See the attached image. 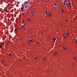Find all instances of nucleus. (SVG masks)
I'll use <instances>...</instances> for the list:
<instances>
[{
    "label": "nucleus",
    "mask_w": 77,
    "mask_h": 77,
    "mask_svg": "<svg viewBox=\"0 0 77 77\" xmlns=\"http://www.w3.org/2000/svg\"><path fill=\"white\" fill-rule=\"evenodd\" d=\"M2 47V45H0V48H1V47Z\"/></svg>",
    "instance_id": "nucleus-17"
},
{
    "label": "nucleus",
    "mask_w": 77,
    "mask_h": 77,
    "mask_svg": "<svg viewBox=\"0 0 77 77\" xmlns=\"http://www.w3.org/2000/svg\"><path fill=\"white\" fill-rule=\"evenodd\" d=\"M38 42H36V45H38Z\"/></svg>",
    "instance_id": "nucleus-14"
},
{
    "label": "nucleus",
    "mask_w": 77,
    "mask_h": 77,
    "mask_svg": "<svg viewBox=\"0 0 77 77\" xmlns=\"http://www.w3.org/2000/svg\"><path fill=\"white\" fill-rule=\"evenodd\" d=\"M20 61H21V60H20Z\"/></svg>",
    "instance_id": "nucleus-32"
},
{
    "label": "nucleus",
    "mask_w": 77,
    "mask_h": 77,
    "mask_svg": "<svg viewBox=\"0 0 77 77\" xmlns=\"http://www.w3.org/2000/svg\"><path fill=\"white\" fill-rule=\"evenodd\" d=\"M4 44V43H2V44Z\"/></svg>",
    "instance_id": "nucleus-35"
},
{
    "label": "nucleus",
    "mask_w": 77,
    "mask_h": 77,
    "mask_svg": "<svg viewBox=\"0 0 77 77\" xmlns=\"http://www.w3.org/2000/svg\"><path fill=\"white\" fill-rule=\"evenodd\" d=\"M56 40V38H54V41H55V40Z\"/></svg>",
    "instance_id": "nucleus-15"
},
{
    "label": "nucleus",
    "mask_w": 77,
    "mask_h": 77,
    "mask_svg": "<svg viewBox=\"0 0 77 77\" xmlns=\"http://www.w3.org/2000/svg\"><path fill=\"white\" fill-rule=\"evenodd\" d=\"M65 38V36H63V38Z\"/></svg>",
    "instance_id": "nucleus-29"
},
{
    "label": "nucleus",
    "mask_w": 77,
    "mask_h": 77,
    "mask_svg": "<svg viewBox=\"0 0 77 77\" xmlns=\"http://www.w3.org/2000/svg\"><path fill=\"white\" fill-rule=\"evenodd\" d=\"M25 8H28V6L26 5H25Z\"/></svg>",
    "instance_id": "nucleus-3"
},
{
    "label": "nucleus",
    "mask_w": 77,
    "mask_h": 77,
    "mask_svg": "<svg viewBox=\"0 0 77 77\" xmlns=\"http://www.w3.org/2000/svg\"><path fill=\"white\" fill-rule=\"evenodd\" d=\"M20 29H21V27H20Z\"/></svg>",
    "instance_id": "nucleus-31"
},
{
    "label": "nucleus",
    "mask_w": 77,
    "mask_h": 77,
    "mask_svg": "<svg viewBox=\"0 0 77 77\" xmlns=\"http://www.w3.org/2000/svg\"><path fill=\"white\" fill-rule=\"evenodd\" d=\"M9 56H11V53L9 54Z\"/></svg>",
    "instance_id": "nucleus-6"
},
{
    "label": "nucleus",
    "mask_w": 77,
    "mask_h": 77,
    "mask_svg": "<svg viewBox=\"0 0 77 77\" xmlns=\"http://www.w3.org/2000/svg\"><path fill=\"white\" fill-rule=\"evenodd\" d=\"M72 66H75V65H74V64H73L72 65Z\"/></svg>",
    "instance_id": "nucleus-18"
},
{
    "label": "nucleus",
    "mask_w": 77,
    "mask_h": 77,
    "mask_svg": "<svg viewBox=\"0 0 77 77\" xmlns=\"http://www.w3.org/2000/svg\"><path fill=\"white\" fill-rule=\"evenodd\" d=\"M4 62V61H2V63H3V62Z\"/></svg>",
    "instance_id": "nucleus-16"
},
{
    "label": "nucleus",
    "mask_w": 77,
    "mask_h": 77,
    "mask_svg": "<svg viewBox=\"0 0 77 77\" xmlns=\"http://www.w3.org/2000/svg\"><path fill=\"white\" fill-rule=\"evenodd\" d=\"M29 41L30 42H31L32 41V40H31V39H30Z\"/></svg>",
    "instance_id": "nucleus-7"
},
{
    "label": "nucleus",
    "mask_w": 77,
    "mask_h": 77,
    "mask_svg": "<svg viewBox=\"0 0 77 77\" xmlns=\"http://www.w3.org/2000/svg\"><path fill=\"white\" fill-rule=\"evenodd\" d=\"M23 23H24V21L22 22L21 23L22 24H23Z\"/></svg>",
    "instance_id": "nucleus-11"
},
{
    "label": "nucleus",
    "mask_w": 77,
    "mask_h": 77,
    "mask_svg": "<svg viewBox=\"0 0 77 77\" xmlns=\"http://www.w3.org/2000/svg\"><path fill=\"white\" fill-rule=\"evenodd\" d=\"M46 14H47V13H48V12H47V11L45 12Z\"/></svg>",
    "instance_id": "nucleus-13"
},
{
    "label": "nucleus",
    "mask_w": 77,
    "mask_h": 77,
    "mask_svg": "<svg viewBox=\"0 0 77 77\" xmlns=\"http://www.w3.org/2000/svg\"><path fill=\"white\" fill-rule=\"evenodd\" d=\"M63 47H64V50H66V48H65V46H64Z\"/></svg>",
    "instance_id": "nucleus-8"
},
{
    "label": "nucleus",
    "mask_w": 77,
    "mask_h": 77,
    "mask_svg": "<svg viewBox=\"0 0 77 77\" xmlns=\"http://www.w3.org/2000/svg\"><path fill=\"white\" fill-rule=\"evenodd\" d=\"M42 32H41V34H42Z\"/></svg>",
    "instance_id": "nucleus-37"
},
{
    "label": "nucleus",
    "mask_w": 77,
    "mask_h": 77,
    "mask_svg": "<svg viewBox=\"0 0 77 77\" xmlns=\"http://www.w3.org/2000/svg\"><path fill=\"white\" fill-rule=\"evenodd\" d=\"M71 2H69L68 3V5H69V6H70L71 5Z\"/></svg>",
    "instance_id": "nucleus-4"
},
{
    "label": "nucleus",
    "mask_w": 77,
    "mask_h": 77,
    "mask_svg": "<svg viewBox=\"0 0 77 77\" xmlns=\"http://www.w3.org/2000/svg\"><path fill=\"white\" fill-rule=\"evenodd\" d=\"M28 21H31V20L30 19H29Z\"/></svg>",
    "instance_id": "nucleus-9"
},
{
    "label": "nucleus",
    "mask_w": 77,
    "mask_h": 77,
    "mask_svg": "<svg viewBox=\"0 0 77 77\" xmlns=\"http://www.w3.org/2000/svg\"><path fill=\"white\" fill-rule=\"evenodd\" d=\"M17 30V28H15V31H16Z\"/></svg>",
    "instance_id": "nucleus-19"
},
{
    "label": "nucleus",
    "mask_w": 77,
    "mask_h": 77,
    "mask_svg": "<svg viewBox=\"0 0 77 77\" xmlns=\"http://www.w3.org/2000/svg\"><path fill=\"white\" fill-rule=\"evenodd\" d=\"M35 9H36V7H35Z\"/></svg>",
    "instance_id": "nucleus-34"
},
{
    "label": "nucleus",
    "mask_w": 77,
    "mask_h": 77,
    "mask_svg": "<svg viewBox=\"0 0 77 77\" xmlns=\"http://www.w3.org/2000/svg\"><path fill=\"white\" fill-rule=\"evenodd\" d=\"M51 13H49V16L50 17V16H51Z\"/></svg>",
    "instance_id": "nucleus-5"
},
{
    "label": "nucleus",
    "mask_w": 77,
    "mask_h": 77,
    "mask_svg": "<svg viewBox=\"0 0 77 77\" xmlns=\"http://www.w3.org/2000/svg\"><path fill=\"white\" fill-rule=\"evenodd\" d=\"M54 6H58V4H54Z\"/></svg>",
    "instance_id": "nucleus-2"
},
{
    "label": "nucleus",
    "mask_w": 77,
    "mask_h": 77,
    "mask_svg": "<svg viewBox=\"0 0 77 77\" xmlns=\"http://www.w3.org/2000/svg\"><path fill=\"white\" fill-rule=\"evenodd\" d=\"M74 60L76 61V59L75 58H74Z\"/></svg>",
    "instance_id": "nucleus-12"
},
{
    "label": "nucleus",
    "mask_w": 77,
    "mask_h": 77,
    "mask_svg": "<svg viewBox=\"0 0 77 77\" xmlns=\"http://www.w3.org/2000/svg\"><path fill=\"white\" fill-rule=\"evenodd\" d=\"M65 21H66V23H68V21H67L66 20H65Z\"/></svg>",
    "instance_id": "nucleus-22"
},
{
    "label": "nucleus",
    "mask_w": 77,
    "mask_h": 77,
    "mask_svg": "<svg viewBox=\"0 0 77 77\" xmlns=\"http://www.w3.org/2000/svg\"><path fill=\"white\" fill-rule=\"evenodd\" d=\"M21 10H23V8L21 7Z\"/></svg>",
    "instance_id": "nucleus-10"
},
{
    "label": "nucleus",
    "mask_w": 77,
    "mask_h": 77,
    "mask_svg": "<svg viewBox=\"0 0 77 77\" xmlns=\"http://www.w3.org/2000/svg\"><path fill=\"white\" fill-rule=\"evenodd\" d=\"M35 59H36V57H35Z\"/></svg>",
    "instance_id": "nucleus-24"
},
{
    "label": "nucleus",
    "mask_w": 77,
    "mask_h": 77,
    "mask_svg": "<svg viewBox=\"0 0 77 77\" xmlns=\"http://www.w3.org/2000/svg\"><path fill=\"white\" fill-rule=\"evenodd\" d=\"M60 24H61V25H63V23H62Z\"/></svg>",
    "instance_id": "nucleus-30"
},
{
    "label": "nucleus",
    "mask_w": 77,
    "mask_h": 77,
    "mask_svg": "<svg viewBox=\"0 0 77 77\" xmlns=\"http://www.w3.org/2000/svg\"><path fill=\"white\" fill-rule=\"evenodd\" d=\"M31 16H34V15L33 14H32Z\"/></svg>",
    "instance_id": "nucleus-21"
},
{
    "label": "nucleus",
    "mask_w": 77,
    "mask_h": 77,
    "mask_svg": "<svg viewBox=\"0 0 77 77\" xmlns=\"http://www.w3.org/2000/svg\"><path fill=\"white\" fill-rule=\"evenodd\" d=\"M24 27V25H22V27Z\"/></svg>",
    "instance_id": "nucleus-23"
},
{
    "label": "nucleus",
    "mask_w": 77,
    "mask_h": 77,
    "mask_svg": "<svg viewBox=\"0 0 77 77\" xmlns=\"http://www.w3.org/2000/svg\"><path fill=\"white\" fill-rule=\"evenodd\" d=\"M66 35H68V33H66Z\"/></svg>",
    "instance_id": "nucleus-20"
},
{
    "label": "nucleus",
    "mask_w": 77,
    "mask_h": 77,
    "mask_svg": "<svg viewBox=\"0 0 77 77\" xmlns=\"http://www.w3.org/2000/svg\"><path fill=\"white\" fill-rule=\"evenodd\" d=\"M47 8V7H45V8Z\"/></svg>",
    "instance_id": "nucleus-33"
},
{
    "label": "nucleus",
    "mask_w": 77,
    "mask_h": 77,
    "mask_svg": "<svg viewBox=\"0 0 77 77\" xmlns=\"http://www.w3.org/2000/svg\"><path fill=\"white\" fill-rule=\"evenodd\" d=\"M44 6L45 7V5H44Z\"/></svg>",
    "instance_id": "nucleus-36"
},
{
    "label": "nucleus",
    "mask_w": 77,
    "mask_h": 77,
    "mask_svg": "<svg viewBox=\"0 0 77 77\" xmlns=\"http://www.w3.org/2000/svg\"><path fill=\"white\" fill-rule=\"evenodd\" d=\"M61 12H63V10H61Z\"/></svg>",
    "instance_id": "nucleus-26"
},
{
    "label": "nucleus",
    "mask_w": 77,
    "mask_h": 77,
    "mask_svg": "<svg viewBox=\"0 0 77 77\" xmlns=\"http://www.w3.org/2000/svg\"><path fill=\"white\" fill-rule=\"evenodd\" d=\"M66 1H64V2L63 3L65 6V5H66V4H65V3H66Z\"/></svg>",
    "instance_id": "nucleus-1"
},
{
    "label": "nucleus",
    "mask_w": 77,
    "mask_h": 77,
    "mask_svg": "<svg viewBox=\"0 0 77 77\" xmlns=\"http://www.w3.org/2000/svg\"><path fill=\"white\" fill-rule=\"evenodd\" d=\"M43 60H44V61H45V58H44Z\"/></svg>",
    "instance_id": "nucleus-25"
},
{
    "label": "nucleus",
    "mask_w": 77,
    "mask_h": 77,
    "mask_svg": "<svg viewBox=\"0 0 77 77\" xmlns=\"http://www.w3.org/2000/svg\"><path fill=\"white\" fill-rule=\"evenodd\" d=\"M55 54H57V52H55Z\"/></svg>",
    "instance_id": "nucleus-27"
},
{
    "label": "nucleus",
    "mask_w": 77,
    "mask_h": 77,
    "mask_svg": "<svg viewBox=\"0 0 77 77\" xmlns=\"http://www.w3.org/2000/svg\"><path fill=\"white\" fill-rule=\"evenodd\" d=\"M33 11H32L31 12V13H33Z\"/></svg>",
    "instance_id": "nucleus-28"
}]
</instances>
